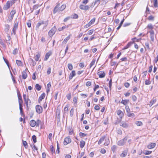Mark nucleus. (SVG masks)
Segmentation results:
<instances>
[{"mask_svg":"<svg viewBox=\"0 0 158 158\" xmlns=\"http://www.w3.org/2000/svg\"><path fill=\"white\" fill-rule=\"evenodd\" d=\"M104 142H105L103 144L105 146H107L110 143L109 139L108 138L106 137L105 136L102 137L99 140L98 144L100 145Z\"/></svg>","mask_w":158,"mask_h":158,"instance_id":"f257e3e1","label":"nucleus"},{"mask_svg":"<svg viewBox=\"0 0 158 158\" xmlns=\"http://www.w3.org/2000/svg\"><path fill=\"white\" fill-rule=\"evenodd\" d=\"M40 123V121L39 120H37V121L34 120H31L30 121V126L32 127H34L35 126H39V124Z\"/></svg>","mask_w":158,"mask_h":158,"instance_id":"f03ea898","label":"nucleus"},{"mask_svg":"<svg viewBox=\"0 0 158 158\" xmlns=\"http://www.w3.org/2000/svg\"><path fill=\"white\" fill-rule=\"evenodd\" d=\"M13 4V2L11 1H8L6 4L4 5L3 9L4 10H6L8 9L10 6H12Z\"/></svg>","mask_w":158,"mask_h":158,"instance_id":"7ed1b4c3","label":"nucleus"},{"mask_svg":"<svg viewBox=\"0 0 158 158\" xmlns=\"http://www.w3.org/2000/svg\"><path fill=\"white\" fill-rule=\"evenodd\" d=\"M95 19L93 18L85 26V28H87L94 24L95 21Z\"/></svg>","mask_w":158,"mask_h":158,"instance_id":"20e7f679","label":"nucleus"},{"mask_svg":"<svg viewBox=\"0 0 158 158\" xmlns=\"http://www.w3.org/2000/svg\"><path fill=\"white\" fill-rule=\"evenodd\" d=\"M56 30L55 27H53L49 32L48 34L50 37H52L55 34Z\"/></svg>","mask_w":158,"mask_h":158,"instance_id":"39448f33","label":"nucleus"},{"mask_svg":"<svg viewBox=\"0 0 158 158\" xmlns=\"http://www.w3.org/2000/svg\"><path fill=\"white\" fill-rule=\"evenodd\" d=\"M35 109L36 112L39 114H40L42 112V108L40 106H36L35 107Z\"/></svg>","mask_w":158,"mask_h":158,"instance_id":"423d86ee","label":"nucleus"},{"mask_svg":"<svg viewBox=\"0 0 158 158\" xmlns=\"http://www.w3.org/2000/svg\"><path fill=\"white\" fill-rule=\"evenodd\" d=\"M127 137H125L123 139L118 141V145L119 146H122L124 145L125 143V141L127 140Z\"/></svg>","mask_w":158,"mask_h":158,"instance_id":"0eeeda50","label":"nucleus"},{"mask_svg":"<svg viewBox=\"0 0 158 158\" xmlns=\"http://www.w3.org/2000/svg\"><path fill=\"white\" fill-rule=\"evenodd\" d=\"M71 139L69 137H68L64 139V145H66L71 143Z\"/></svg>","mask_w":158,"mask_h":158,"instance_id":"6e6552de","label":"nucleus"},{"mask_svg":"<svg viewBox=\"0 0 158 158\" xmlns=\"http://www.w3.org/2000/svg\"><path fill=\"white\" fill-rule=\"evenodd\" d=\"M17 94L19 105H22V104L23 103V100L21 95L20 94L19 92V91L17 92Z\"/></svg>","mask_w":158,"mask_h":158,"instance_id":"1a4fd4ad","label":"nucleus"},{"mask_svg":"<svg viewBox=\"0 0 158 158\" xmlns=\"http://www.w3.org/2000/svg\"><path fill=\"white\" fill-rule=\"evenodd\" d=\"M79 8L81 10H88L89 8V6H88V5L85 6V5H84L82 4L80 6Z\"/></svg>","mask_w":158,"mask_h":158,"instance_id":"9d476101","label":"nucleus"},{"mask_svg":"<svg viewBox=\"0 0 158 158\" xmlns=\"http://www.w3.org/2000/svg\"><path fill=\"white\" fill-rule=\"evenodd\" d=\"M120 126L124 128H127L129 126L128 124L124 121H123L121 122L120 123Z\"/></svg>","mask_w":158,"mask_h":158,"instance_id":"9b49d317","label":"nucleus"},{"mask_svg":"<svg viewBox=\"0 0 158 158\" xmlns=\"http://www.w3.org/2000/svg\"><path fill=\"white\" fill-rule=\"evenodd\" d=\"M98 74L100 78H103L105 77V73L104 72L102 71H101L98 72Z\"/></svg>","mask_w":158,"mask_h":158,"instance_id":"f8f14e48","label":"nucleus"},{"mask_svg":"<svg viewBox=\"0 0 158 158\" xmlns=\"http://www.w3.org/2000/svg\"><path fill=\"white\" fill-rule=\"evenodd\" d=\"M149 32L150 34L151 40L152 41H153L154 39V31L153 30H150V31Z\"/></svg>","mask_w":158,"mask_h":158,"instance_id":"ddd939ff","label":"nucleus"},{"mask_svg":"<svg viewBox=\"0 0 158 158\" xmlns=\"http://www.w3.org/2000/svg\"><path fill=\"white\" fill-rule=\"evenodd\" d=\"M52 54V52L50 51L47 52L45 55V57L44 59V60L45 61L47 60L49 58V57Z\"/></svg>","mask_w":158,"mask_h":158,"instance_id":"4468645a","label":"nucleus"},{"mask_svg":"<svg viewBox=\"0 0 158 158\" xmlns=\"http://www.w3.org/2000/svg\"><path fill=\"white\" fill-rule=\"evenodd\" d=\"M76 73L74 70H73L72 71L71 73L70 74L69 78L70 80L75 75Z\"/></svg>","mask_w":158,"mask_h":158,"instance_id":"2eb2a0df","label":"nucleus"},{"mask_svg":"<svg viewBox=\"0 0 158 158\" xmlns=\"http://www.w3.org/2000/svg\"><path fill=\"white\" fill-rule=\"evenodd\" d=\"M46 25V24L43 22L41 21L40 22L38 23L36 27H39L40 26H42V27H44Z\"/></svg>","mask_w":158,"mask_h":158,"instance_id":"dca6fc26","label":"nucleus"},{"mask_svg":"<svg viewBox=\"0 0 158 158\" xmlns=\"http://www.w3.org/2000/svg\"><path fill=\"white\" fill-rule=\"evenodd\" d=\"M156 145L155 143H151L148 146V148L149 149H152L154 148Z\"/></svg>","mask_w":158,"mask_h":158,"instance_id":"f3484780","label":"nucleus"},{"mask_svg":"<svg viewBox=\"0 0 158 158\" xmlns=\"http://www.w3.org/2000/svg\"><path fill=\"white\" fill-rule=\"evenodd\" d=\"M22 76L23 79H25L27 77V74L25 71H24L22 73Z\"/></svg>","mask_w":158,"mask_h":158,"instance_id":"a211bd4d","label":"nucleus"},{"mask_svg":"<svg viewBox=\"0 0 158 158\" xmlns=\"http://www.w3.org/2000/svg\"><path fill=\"white\" fill-rule=\"evenodd\" d=\"M45 93L42 94L41 96L40 97L39 99V102H41L42 100L44 99L45 97Z\"/></svg>","mask_w":158,"mask_h":158,"instance_id":"6ab92c4d","label":"nucleus"},{"mask_svg":"<svg viewBox=\"0 0 158 158\" xmlns=\"http://www.w3.org/2000/svg\"><path fill=\"white\" fill-rule=\"evenodd\" d=\"M117 114L121 118H122L123 116V112L120 110H118L117 111Z\"/></svg>","mask_w":158,"mask_h":158,"instance_id":"aec40b11","label":"nucleus"},{"mask_svg":"<svg viewBox=\"0 0 158 158\" xmlns=\"http://www.w3.org/2000/svg\"><path fill=\"white\" fill-rule=\"evenodd\" d=\"M23 97L24 99L25 102L26 103V105L28 107V99L27 98V99L26 95V94H23Z\"/></svg>","mask_w":158,"mask_h":158,"instance_id":"412c9836","label":"nucleus"},{"mask_svg":"<svg viewBox=\"0 0 158 158\" xmlns=\"http://www.w3.org/2000/svg\"><path fill=\"white\" fill-rule=\"evenodd\" d=\"M16 64L19 66H23V64L21 61L18 60H16Z\"/></svg>","mask_w":158,"mask_h":158,"instance_id":"4be33fe9","label":"nucleus"},{"mask_svg":"<svg viewBox=\"0 0 158 158\" xmlns=\"http://www.w3.org/2000/svg\"><path fill=\"white\" fill-rule=\"evenodd\" d=\"M127 155V151H123L121 154L120 156L122 157H125Z\"/></svg>","mask_w":158,"mask_h":158,"instance_id":"5701e85b","label":"nucleus"},{"mask_svg":"<svg viewBox=\"0 0 158 158\" xmlns=\"http://www.w3.org/2000/svg\"><path fill=\"white\" fill-rule=\"evenodd\" d=\"M147 28L149 30H153L152 29L153 28V27L152 24L150 23L148 24Z\"/></svg>","mask_w":158,"mask_h":158,"instance_id":"b1692460","label":"nucleus"},{"mask_svg":"<svg viewBox=\"0 0 158 158\" xmlns=\"http://www.w3.org/2000/svg\"><path fill=\"white\" fill-rule=\"evenodd\" d=\"M129 101V100H123L121 103L123 104L124 105H126L128 103Z\"/></svg>","mask_w":158,"mask_h":158,"instance_id":"393cba45","label":"nucleus"},{"mask_svg":"<svg viewBox=\"0 0 158 158\" xmlns=\"http://www.w3.org/2000/svg\"><path fill=\"white\" fill-rule=\"evenodd\" d=\"M135 124L138 126H142L143 125V123L141 121H138L135 122Z\"/></svg>","mask_w":158,"mask_h":158,"instance_id":"a878e982","label":"nucleus"},{"mask_svg":"<svg viewBox=\"0 0 158 158\" xmlns=\"http://www.w3.org/2000/svg\"><path fill=\"white\" fill-rule=\"evenodd\" d=\"M85 144V142L83 140H81L80 142V146L81 148H82L84 146Z\"/></svg>","mask_w":158,"mask_h":158,"instance_id":"bb28decb","label":"nucleus"},{"mask_svg":"<svg viewBox=\"0 0 158 158\" xmlns=\"http://www.w3.org/2000/svg\"><path fill=\"white\" fill-rule=\"evenodd\" d=\"M70 37L69 36L65 38L63 42V43L65 44L70 39Z\"/></svg>","mask_w":158,"mask_h":158,"instance_id":"cd10ccee","label":"nucleus"},{"mask_svg":"<svg viewBox=\"0 0 158 158\" xmlns=\"http://www.w3.org/2000/svg\"><path fill=\"white\" fill-rule=\"evenodd\" d=\"M156 100L155 99H153L150 102V103L149 104V106H151L154 103L156 102Z\"/></svg>","mask_w":158,"mask_h":158,"instance_id":"c85d7f7f","label":"nucleus"},{"mask_svg":"<svg viewBox=\"0 0 158 158\" xmlns=\"http://www.w3.org/2000/svg\"><path fill=\"white\" fill-rule=\"evenodd\" d=\"M35 88L37 90L39 91L41 89V86L38 84H36L35 85Z\"/></svg>","mask_w":158,"mask_h":158,"instance_id":"c756f323","label":"nucleus"},{"mask_svg":"<svg viewBox=\"0 0 158 158\" xmlns=\"http://www.w3.org/2000/svg\"><path fill=\"white\" fill-rule=\"evenodd\" d=\"M95 61V60L94 59H93L90 64V68H91L92 67L94 64Z\"/></svg>","mask_w":158,"mask_h":158,"instance_id":"7c9ffc66","label":"nucleus"},{"mask_svg":"<svg viewBox=\"0 0 158 158\" xmlns=\"http://www.w3.org/2000/svg\"><path fill=\"white\" fill-rule=\"evenodd\" d=\"M40 57V55L39 54H37L34 57V58L35 60L36 61H38L39 59V58Z\"/></svg>","mask_w":158,"mask_h":158,"instance_id":"2f4dec72","label":"nucleus"},{"mask_svg":"<svg viewBox=\"0 0 158 158\" xmlns=\"http://www.w3.org/2000/svg\"><path fill=\"white\" fill-rule=\"evenodd\" d=\"M32 139L34 143L36 142V137L35 135H33L32 136Z\"/></svg>","mask_w":158,"mask_h":158,"instance_id":"473e14b6","label":"nucleus"},{"mask_svg":"<svg viewBox=\"0 0 158 158\" xmlns=\"http://www.w3.org/2000/svg\"><path fill=\"white\" fill-rule=\"evenodd\" d=\"M9 29V26L8 24L5 25V31L6 32H7Z\"/></svg>","mask_w":158,"mask_h":158,"instance_id":"72a5a7b5","label":"nucleus"},{"mask_svg":"<svg viewBox=\"0 0 158 158\" xmlns=\"http://www.w3.org/2000/svg\"><path fill=\"white\" fill-rule=\"evenodd\" d=\"M66 7V5L65 4H63L62 5L60 8V10L61 11L63 10Z\"/></svg>","mask_w":158,"mask_h":158,"instance_id":"f704fd0d","label":"nucleus"},{"mask_svg":"<svg viewBox=\"0 0 158 158\" xmlns=\"http://www.w3.org/2000/svg\"><path fill=\"white\" fill-rule=\"evenodd\" d=\"M127 115L128 117L134 116L135 115L133 113H131L129 111V112L127 113Z\"/></svg>","mask_w":158,"mask_h":158,"instance_id":"c9c22d12","label":"nucleus"},{"mask_svg":"<svg viewBox=\"0 0 158 158\" xmlns=\"http://www.w3.org/2000/svg\"><path fill=\"white\" fill-rule=\"evenodd\" d=\"M68 67L69 69V70H71L73 69V66L70 63L68 64Z\"/></svg>","mask_w":158,"mask_h":158,"instance_id":"e433bc0d","label":"nucleus"},{"mask_svg":"<svg viewBox=\"0 0 158 158\" xmlns=\"http://www.w3.org/2000/svg\"><path fill=\"white\" fill-rule=\"evenodd\" d=\"M152 153L151 151H145L144 152V154L145 155H149L151 154Z\"/></svg>","mask_w":158,"mask_h":158,"instance_id":"4c0bfd02","label":"nucleus"},{"mask_svg":"<svg viewBox=\"0 0 158 158\" xmlns=\"http://www.w3.org/2000/svg\"><path fill=\"white\" fill-rule=\"evenodd\" d=\"M145 84L146 85H149L151 84V81L148 80H146L145 82Z\"/></svg>","mask_w":158,"mask_h":158,"instance_id":"58836bf2","label":"nucleus"},{"mask_svg":"<svg viewBox=\"0 0 158 158\" xmlns=\"http://www.w3.org/2000/svg\"><path fill=\"white\" fill-rule=\"evenodd\" d=\"M56 115L58 116H60V110L58 108L57 109V110L56 112Z\"/></svg>","mask_w":158,"mask_h":158,"instance_id":"ea45409f","label":"nucleus"},{"mask_svg":"<svg viewBox=\"0 0 158 158\" xmlns=\"http://www.w3.org/2000/svg\"><path fill=\"white\" fill-rule=\"evenodd\" d=\"M69 106L67 105L65 107L64 109V111L65 113L68 110Z\"/></svg>","mask_w":158,"mask_h":158,"instance_id":"a19ab883","label":"nucleus"},{"mask_svg":"<svg viewBox=\"0 0 158 158\" xmlns=\"http://www.w3.org/2000/svg\"><path fill=\"white\" fill-rule=\"evenodd\" d=\"M18 53V49L17 48L15 49L13 52V54L14 55L17 54Z\"/></svg>","mask_w":158,"mask_h":158,"instance_id":"79ce46f5","label":"nucleus"},{"mask_svg":"<svg viewBox=\"0 0 158 158\" xmlns=\"http://www.w3.org/2000/svg\"><path fill=\"white\" fill-rule=\"evenodd\" d=\"M16 11L15 10H12L10 13V15L14 16V15L15 14Z\"/></svg>","mask_w":158,"mask_h":158,"instance_id":"37998d69","label":"nucleus"},{"mask_svg":"<svg viewBox=\"0 0 158 158\" xmlns=\"http://www.w3.org/2000/svg\"><path fill=\"white\" fill-rule=\"evenodd\" d=\"M18 27V24L16 23H15L14 27L13 28V31H14L15 30L17 29Z\"/></svg>","mask_w":158,"mask_h":158,"instance_id":"c03bdc74","label":"nucleus"},{"mask_svg":"<svg viewBox=\"0 0 158 158\" xmlns=\"http://www.w3.org/2000/svg\"><path fill=\"white\" fill-rule=\"evenodd\" d=\"M73 112H74V109L73 108L71 109V110L70 111V115L71 116H72L73 114Z\"/></svg>","mask_w":158,"mask_h":158,"instance_id":"a18cd8bd","label":"nucleus"},{"mask_svg":"<svg viewBox=\"0 0 158 158\" xmlns=\"http://www.w3.org/2000/svg\"><path fill=\"white\" fill-rule=\"evenodd\" d=\"M94 32L93 30H90L88 31V34L89 35H91L93 34Z\"/></svg>","mask_w":158,"mask_h":158,"instance_id":"49530a36","label":"nucleus"},{"mask_svg":"<svg viewBox=\"0 0 158 158\" xmlns=\"http://www.w3.org/2000/svg\"><path fill=\"white\" fill-rule=\"evenodd\" d=\"M73 102L74 103V104L77 103V98L75 97L73 98Z\"/></svg>","mask_w":158,"mask_h":158,"instance_id":"de8ad7c7","label":"nucleus"},{"mask_svg":"<svg viewBox=\"0 0 158 158\" xmlns=\"http://www.w3.org/2000/svg\"><path fill=\"white\" fill-rule=\"evenodd\" d=\"M51 73V68L50 67H49L48 69L47 72V74L49 75Z\"/></svg>","mask_w":158,"mask_h":158,"instance_id":"09e8293b","label":"nucleus"},{"mask_svg":"<svg viewBox=\"0 0 158 158\" xmlns=\"http://www.w3.org/2000/svg\"><path fill=\"white\" fill-rule=\"evenodd\" d=\"M52 134L51 133H50L48 135V138L50 141H52Z\"/></svg>","mask_w":158,"mask_h":158,"instance_id":"8fccbe9b","label":"nucleus"},{"mask_svg":"<svg viewBox=\"0 0 158 158\" xmlns=\"http://www.w3.org/2000/svg\"><path fill=\"white\" fill-rule=\"evenodd\" d=\"M127 113L129 112L130 111V109L128 106H126L125 107Z\"/></svg>","mask_w":158,"mask_h":158,"instance_id":"3c124183","label":"nucleus"},{"mask_svg":"<svg viewBox=\"0 0 158 158\" xmlns=\"http://www.w3.org/2000/svg\"><path fill=\"white\" fill-rule=\"evenodd\" d=\"M99 87V86L98 85H96L95 84L94 88V91H95L96 89H98Z\"/></svg>","mask_w":158,"mask_h":158,"instance_id":"603ef678","label":"nucleus"},{"mask_svg":"<svg viewBox=\"0 0 158 158\" xmlns=\"http://www.w3.org/2000/svg\"><path fill=\"white\" fill-rule=\"evenodd\" d=\"M73 19H77L78 18V15L76 14H74L73 15Z\"/></svg>","mask_w":158,"mask_h":158,"instance_id":"864d4df0","label":"nucleus"},{"mask_svg":"<svg viewBox=\"0 0 158 158\" xmlns=\"http://www.w3.org/2000/svg\"><path fill=\"white\" fill-rule=\"evenodd\" d=\"M91 85V83L90 81H87L86 83V85L87 86H90Z\"/></svg>","mask_w":158,"mask_h":158,"instance_id":"5fc2aeb1","label":"nucleus"},{"mask_svg":"<svg viewBox=\"0 0 158 158\" xmlns=\"http://www.w3.org/2000/svg\"><path fill=\"white\" fill-rule=\"evenodd\" d=\"M100 152L102 154H104L106 152V151L104 149H101L100 150Z\"/></svg>","mask_w":158,"mask_h":158,"instance_id":"6e6d98bb","label":"nucleus"},{"mask_svg":"<svg viewBox=\"0 0 158 158\" xmlns=\"http://www.w3.org/2000/svg\"><path fill=\"white\" fill-rule=\"evenodd\" d=\"M116 148V146L115 145H113L111 147V149L112 151L114 152Z\"/></svg>","mask_w":158,"mask_h":158,"instance_id":"4d7b16f0","label":"nucleus"},{"mask_svg":"<svg viewBox=\"0 0 158 158\" xmlns=\"http://www.w3.org/2000/svg\"><path fill=\"white\" fill-rule=\"evenodd\" d=\"M10 73H11V76H12V79L14 83H16V81H15V79H14V77L13 76V75L11 72H10Z\"/></svg>","mask_w":158,"mask_h":158,"instance_id":"13d9d810","label":"nucleus"},{"mask_svg":"<svg viewBox=\"0 0 158 158\" xmlns=\"http://www.w3.org/2000/svg\"><path fill=\"white\" fill-rule=\"evenodd\" d=\"M50 149H51V150L52 152V153H53L54 152H55V150L53 148V147L52 146H51L50 147Z\"/></svg>","mask_w":158,"mask_h":158,"instance_id":"bf43d9fd","label":"nucleus"},{"mask_svg":"<svg viewBox=\"0 0 158 158\" xmlns=\"http://www.w3.org/2000/svg\"><path fill=\"white\" fill-rule=\"evenodd\" d=\"M84 153L83 152H82L81 153H79V156H78L77 157H79V158H81L83 156Z\"/></svg>","mask_w":158,"mask_h":158,"instance_id":"052dcab7","label":"nucleus"},{"mask_svg":"<svg viewBox=\"0 0 158 158\" xmlns=\"http://www.w3.org/2000/svg\"><path fill=\"white\" fill-rule=\"evenodd\" d=\"M79 66L81 68H83L84 66V63H81L79 64Z\"/></svg>","mask_w":158,"mask_h":158,"instance_id":"680f3d73","label":"nucleus"},{"mask_svg":"<svg viewBox=\"0 0 158 158\" xmlns=\"http://www.w3.org/2000/svg\"><path fill=\"white\" fill-rule=\"evenodd\" d=\"M153 18L154 17L153 16L151 15L148 17V19L150 20H152L153 19Z\"/></svg>","mask_w":158,"mask_h":158,"instance_id":"e2e57ef3","label":"nucleus"},{"mask_svg":"<svg viewBox=\"0 0 158 158\" xmlns=\"http://www.w3.org/2000/svg\"><path fill=\"white\" fill-rule=\"evenodd\" d=\"M100 0H95V1L94 2L96 4H98V5L100 3Z\"/></svg>","mask_w":158,"mask_h":158,"instance_id":"0e129e2a","label":"nucleus"},{"mask_svg":"<svg viewBox=\"0 0 158 158\" xmlns=\"http://www.w3.org/2000/svg\"><path fill=\"white\" fill-rule=\"evenodd\" d=\"M112 81H111V80H110L109 82V87L110 88V89H111V85H112Z\"/></svg>","mask_w":158,"mask_h":158,"instance_id":"69168bd1","label":"nucleus"},{"mask_svg":"<svg viewBox=\"0 0 158 158\" xmlns=\"http://www.w3.org/2000/svg\"><path fill=\"white\" fill-rule=\"evenodd\" d=\"M13 17V16L10 15L8 17V20H9V21H10L12 19Z\"/></svg>","mask_w":158,"mask_h":158,"instance_id":"338daca9","label":"nucleus"},{"mask_svg":"<svg viewBox=\"0 0 158 158\" xmlns=\"http://www.w3.org/2000/svg\"><path fill=\"white\" fill-rule=\"evenodd\" d=\"M152 65L150 66L149 67V69L148 70V72L149 73H151L152 71Z\"/></svg>","mask_w":158,"mask_h":158,"instance_id":"774afa93","label":"nucleus"}]
</instances>
